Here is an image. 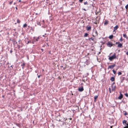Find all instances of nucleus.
Returning <instances> with one entry per match:
<instances>
[{"label": "nucleus", "mask_w": 128, "mask_h": 128, "mask_svg": "<svg viewBox=\"0 0 128 128\" xmlns=\"http://www.w3.org/2000/svg\"><path fill=\"white\" fill-rule=\"evenodd\" d=\"M116 58V54H114L113 56H110L109 58V59L110 61H112L113 59Z\"/></svg>", "instance_id": "f257e3e1"}, {"label": "nucleus", "mask_w": 128, "mask_h": 128, "mask_svg": "<svg viewBox=\"0 0 128 128\" xmlns=\"http://www.w3.org/2000/svg\"><path fill=\"white\" fill-rule=\"evenodd\" d=\"M84 90V89L83 88V86H82V87L80 88H78V90L80 92H82Z\"/></svg>", "instance_id": "f03ea898"}, {"label": "nucleus", "mask_w": 128, "mask_h": 128, "mask_svg": "<svg viewBox=\"0 0 128 128\" xmlns=\"http://www.w3.org/2000/svg\"><path fill=\"white\" fill-rule=\"evenodd\" d=\"M113 45V44H112V43L110 42H108L107 44L108 46L110 47L112 46Z\"/></svg>", "instance_id": "7ed1b4c3"}, {"label": "nucleus", "mask_w": 128, "mask_h": 128, "mask_svg": "<svg viewBox=\"0 0 128 128\" xmlns=\"http://www.w3.org/2000/svg\"><path fill=\"white\" fill-rule=\"evenodd\" d=\"M115 66V64H114L113 65L110 66H109L108 69L109 68H111V69L113 68H114V66Z\"/></svg>", "instance_id": "20e7f679"}, {"label": "nucleus", "mask_w": 128, "mask_h": 128, "mask_svg": "<svg viewBox=\"0 0 128 128\" xmlns=\"http://www.w3.org/2000/svg\"><path fill=\"white\" fill-rule=\"evenodd\" d=\"M112 91H114L115 90L116 86L112 84Z\"/></svg>", "instance_id": "39448f33"}, {"label": "nucleus", "mask_w": 128, "mask_h": 128, "mask_svg": "<svg viewBox=\"0 0 128 128\" xmlns=\"http://www.w3.org/2000/svg\"><path fill=\"white\" fill-rule=\"evenodd\" d=\"M123 97V95L121 94V92H120V96L118 97V98L119 99H121Z\"/></svg>", "instance_id": "423d86ee"}, {"label": "nucleus", "mask_w": 128, "mask_h": 128, "mask_svg": "<svg viewBox=\"0 0 128 128\" xmlns=\"http://www.w3.org/2000/svg\"><path fill=\"white\" fill-rule=\"evenodd\" d=\"M91 27L90 26H88L86 27V30L89 31L91 29Z\"/></svg>", "instance_id": "0eeeda50"}, {"label": "nucleus", "mask_w": 128, "mask_h": 128, "mask_svg": "<svg viewBox=\"0 0 128 128\" xmlns=\"http://www.w3.org/2000/svg\"><path fill=\"white\" fill-rule=\"evenodd\" d=\"M118 28V26H116L114 28V31L115 30H117Z\"/></svg>", "instance_id": "6e6552de"}, {"label": "nucleus", "mask_w": 128, "mask_h": 128, "mask_svg": "<svg viewBox=\"0 0 128 128\" xmlns=\"http://www.w3.org/2000/svg\"><path fill=\"white\" fill-rule=\"evenodd\" d=\"M122 44L121 43H119L118 44V47L120 48L122 47Z\"/></svg>", "instance_id": "1a4fd4ad"}, {"label": "nucleus", "mask_w": 128, "mask_h": 128, "mask_svg": "<svg viewBox=\"0 0 128 128\" xmlns=\"http://www.w3.org/2000/svg\"><path fill=\"white\" fill-rule=\"evenodd\" d=\"M110 80L112 81H114V77H112L110 78Z\"/></svg>", "instance_id": "9d476101"}, {"label": "nucleus", "mask_w": 128, "mask_h": 128, "mask_svg": "<svg viewBox=\"0 0 128 128\" xmlns=\"http://www.w3.org/2000/svg\"><path fill=\"white\" fill-rule=\"evenodd\" d=\"M127 121L125 120H124L123 121V123L124 124H127V125H128V124H126Z\"/></svg>", "instance_id": "9b49d317"}, {"label": "nucleus", "mask_w": 128, "mask_h": 128, "mask_svg": "<svg viewBox=\"0 0 128 128\" xmlns=\"http://www.w3.org/2000/svg\"><path fill=\"white\" fill-rule=\"evenodd\" d=\"M108 21L107 20H106L104 23V24L106 25L107 24H108Z\"/></svg>", "instance_id": "f8f14e48"}, {"label": "nucleus", "mask_w": 128, "mask_h": 128, "mask_svg": "<svg viewBox=\"0 0 128 128\" xmlns=\"http://www.w3.org/2000/svg\"><path fill=\"white\" fill-rule=\"evenodd\" d=\"M113 37V35H111L109 37V38L110 39H112Z\"/></svg>", "instance_id": "ddd939ff"}, {"label": "nucleus", "mask_w": 128, "mask_h": 128, "mask_svg": "<svg viewBox=\"0 0 128 128\" xmlns=\"http://www.w3.org/2000/svg\"><path fill=\"white\" fill-rule=\"evenodd\" d=\"M123 36L124 37L126 38H127L128 37L126 36V34H123Z\"/></svg>", "instance_id": "4468645a"}, {"label": "nucleus", "mask_w": 128, "mask_h": 128, "mask_svg": "<svg viewBox=\"0 0 128 128\" xmlns=\"http://www.w3.org/2000/svg\"><path fill=\"white\" fill-rule=\"evenodd\" d=\"M88 34L87 33H86L85 34V35L84 36V37H86L88 35Z\"/></svg>", "instance_id": "2eb2a0df"}, {"label": "nucleus", "mask_w": 128, "mask_h": 128, "mask_svg": "<svg viewBox=\"0 0 128 128\" xmlns=\"http://www.w3.org/2000/svg\"><path fill=\"white\" fill-rule=\"evenodd\" d=\"M98 96H95L94 97V99L96 100L97 99V98H98Z\"/></svg>", "instance_id": "dca6fc26"}, {"label": "nucleus", "mask_w": 128, "mask_h": 128, "mask_svg": "<svg viewBox=\"0 0 128 128\" xmlns=\"http://www.w3.org/2000/svg\"><path fill=\"white\" fill-rule=\"evenodd\" d=\"M20 21L18 19L17 20V22L18 23H20Z\"/></svg>", "instance_id": "f3484780"}, {"label": "nucleus", "mask_w": 128, "mask_h": 128, "mask_svg": "<svg viewBox=\"0 0 128 128\" xmlns=\"http://www.w3.org/2000/svg\"><path fill=\"white\" fill-rule=\"evenodd\" d=\"M27 26V25L26 24H24L23 25V27H26Z\"/></svg>", "instance_id": "a211bd4d"}, {"label": "nucleus", "mask_w": 128, "mask_h": 128, "mask_svg": "<svg viewBox=\"0 0 128 128\" xmlns=\"http://www.w3.org/2000/svg\"><path fill=\"white\" fill-rule=\"evenodd\" d=\"M125 8L126 9H128V4L125 6Z\"/></svg>", "instance_id": "6ab92c4d"}, {"label": "nucleus", "mask_w": 128, "mask_h": 128, "mask_svg": "<svg viewBox=\"0 0 128 128\" xmlns=\"http://www.w3.org/2000/svg\"><path fill=\"white\" fill-rule=\"evenodd\" d=\"M114 74H115L116 72V71L114 70H112Z\"/></svg>", "instance_id": "aec40b11"}, {"label": "nucleus", "mask_w": 128, "mask_h": 128, "mask_svg": "<svg viewBox=\"0 0 128 128\" xmlns=\"http://www.w3.org/2000/svg\"><path fill=\"white\" fill-rule=\"evenodd\" d=\"M118 75H121L122 74V73L121 72H119L118 73Z\"/></svg>", "instance_id": "412c9836"}, {"label": "nucleus", "mask_w": 128, "mask_h": 128, "mask_svg": "<svg viewBox=\"0 0 128 128\" xmlns=\"http://www.w3.org/2000/svg\"><path fill=\"white\" fill-rule=\"evenodd\" d=\"M90 39H91V40L93 41L94 40V38H89V40H90Z\"/></svg>", "instance_id": "4be33fe9"}, {"label": "nucleus", "mask_w": 128, "mask_h": 128, "mask_svg": "<svg viewBox=\"0 0 128 128\" xmlns=\"http://www.w3.org/2000/svg\"><path fill=\"white\" fill-rule=\"evenodd\" d=\"M84 5L87 4H88V2H84Z\"/></svg>", "instance_id": "5701e85b"}, {"label": "nucleus", "mask_w": 128, "mask_h": 128, "mask_svg": "<svg viewBox=\"0 0 128 128\" xmlns=\"http://www.w3.org/2000/svg\"><path fill=\"white\" fill-rule=\"evenodd\" d=\"M31 42L30 40H29V41H28L27 43L26 44H28V43H31Z\"/></svg>", "instance_id": "b1692460"}, {"label": "nucleus", "mask_w": 128, "mask_h": 128, "mask_svg": "<svg viewBox=\"0 0 128 128\" xmlns=\"http://www.w3.org/2000/svg\"><path fill=\"white\" fill-rule=\"evenodd\" d=\"M125 95L127 97H128V94L127 93H126L125 94Z\"/></svg>", "instance_id": "393cba45"}, {"label": "nucleus", "mask_w": 128, "mask_h": 128, "mask_svg": "<svg viewBox=\"0 0 128 128\" xmlns=\"http://www.w3.org/2000/svg\"><path fill=\"white\" fill-rule=\"evenodd\" d=\"M83 0H79V1L80 2L82 3L83 1Z\"/></svg>", "instance_id": "a878e982"}, {"label": "nucleus", "mask_w": 128, "mask_h": 128, "mask_svg": "<svg viewBox=\"0 0 128 128\" xmlns=\"http://www.w3.org/2000/svg\"><path fill=\"white\" fill-rule=\"evenodd\" d=\"M120 40L121 41H122V37H121Z\"/></svg>", "instance_id": "bb28decb"}, {"label": "nucleus", "mask_w": 128, "mask_h": 128, "mask_svg": "<svg viewBox=\"0 0 128 128\" xmlns=\"http://www.w3.org/2000/svg\"><path fill=\"white\" fill-rule=\"evenodd\" d=\"M109 91L111 93V89L110 88H109Z\"/></svg>", "instance_id": "cd10ccee"}, {"label": "nucleus", "mask_w": 128, "mask_h": 128, "mask_svg": "<svg viewBox=\"0 0 128 128\" xmlns=\"http://www.w3.org/2000/svg\"><path fill=\"white\" fill-rule=\"evenodd\" d=\"M37 24L38 25H39L40 26V22H38L37 23Z\"/></svg>", "instance_id": "c85d7f7f"}, {"label": "nucleus", "mask_w": 128, "mask_h": 128, "mask_svg": "<svg viewBox=\"0 0 128 128\" xmlns=\"http://www.w3.org/2000/svg\"><path fill=\"white\" fill-rule=\"evenodd\" d=\"M12 2H13V1H11V2H10V5L12 3Z\"/></svg>", "instance_id": "c756f323"}, {"label": "nucleus", "mask_w": 128, "mask_h": 128, "mask_svg": "<svg viewBox=\"0 0 128 128\" xmlns=\"http://www.w3.org/2000/svg\"><path fill=\"white\" fill-rule=\"evenodd\" d=\"M127 114H127V113H126V112L124 114V115H127Z\"/></svg>", "instance_id": "7c9ffc66"}, {"label": "nucleus", "mask_w": 128, "mask_h": 128, "mask_svg": "<svg viewBox=\"0 0 128 128\" xmlns=\"http://www.w3.org/2000/svg\"><path fill=\"white\" fill-rule=\"evenodd\" d=\"M24 64H22V66H24Z\"/></svg>", "instance_id": "2f4dec72"}, {"label": "nucleus", "mask_w": 128, "mask_h": 128, "mask_svg": "<svg viewBox=\"0 0 128 128\" xmlns=\"http://www.w3.org/2000/svg\"><path fill=\"white\" fill-rule=\"evenodd\" d=\"M12 50H10V53H12Z\"/></svg>", "instance_id": "473e14b6"}, {"label": "nucleus", "mask_w": 128, "mask_h": 128, "mask_svg": "<svg viewBox=\"0 0 128 128\" xmlns=\"http://www.w3.org/2000/svg\"><path fill=\"white\" fill-rule=\"evenodd\" d=\"M119 42H116V44H119Z\"/></svg>", "instance_id": "72a5a7b5"}, {"label": "nucleus", "mask_w": 128, "mask_h": 128, "mask_svg": "<svg viewBox=\"0 0 128 128\" xmlns=\"http://www.w3.org/2000/svg\"><path fill=\"white\" fill-rule=\"evenodd\" d=\"M95 33L96 34V35H98V34H97V32L96 31V32H95Z\"/></svg>", "instance_id": "f704fd0d"}, {"label": "nucleus", "mask_w": 128, "mask_h": 128, "mask_svg": "<svg viewBox=\"0 0 128 128\" xmlns=\"http://www.w3.org/2000/svg\"><path fill=\"white\" fill-rule=\"evenodd\" d=\"M126 54L128 56V52H127L126 53Z\"/></svg>", "instance_id": "c9c22d12"}, {"label": "nucleus", "mask_w": 128, "mask_h": 128, "mask_svg": "<svg viewBox=\"0 0 128 128\" xmlns=\"http://www.w3.org/2000/svg\"><path fill=\"white\" fill-rule=\"evenodd\" d=\"M38 38H37L36 39V41H38Z\"/></svg>", "instance_id": "e433bc0d"}, {"label": "nucleus", "mask_w": 128, "mask_h": 128, "mask_svg": "<svg viewBox=\"0 0 128 128\" xmlns=\"http://www.w3.org/2000/svg\"><path fill=\"white\" fill-rule=\"evenodd\" d=\"M83 9V10H85V11H86V10L85 9V8H84V9Z\"/></svg>", "instance_id": "4c0bfd02"}, {"label": "nucleus", "mask_w": 128, "mask_h": 128, "mask_svg": "<svg viewBox=\"0 0 128 128\" xmlns=\"http://www.w3.org/2000/svg\"><path fill=\"white\" fill-rule=\"evenodd\" d=\"M32 43L33 44H34V41H32Z\"/></svg>", "instance_id": "58836bf2"}, {"label": "nucleus", "mask_w": 128, "mask_h": 128, "mask_svg": "<svg viewBox=\"0 0 128 128\" xmlns=\"http://www.w3.org/2000/svg\"><path fill=\"white\" fill-rule=\"evenodd\" d=\"M40 76H38V78H40Z\"/></svg>", "instance_id": "ea45409f"}, {"label": "nucleus", "mask_w": 128, "mask_h": 128, "mask_svg": "<svg viewBox=\"0 0 128 128\" xmlns=\"http://www.w3.org/2000/svg\"><path fill=\"white\" fill-rule=\"evenodd\" d=\"M96 100H94V102H96Z\"/></svg>", "instance_id": "a19ab883"}, {"label": "nucleus", "mask_w": 128, "mask_h": 128, "mask_svg": "<svg viewBox=\"0 0 128 128\" xmlns=\"http://www.w3.org/2000/svg\"><path fill=\"white\" fill-rule=\"evenodd\" d=\"M16 10H17V9H18V8H17V7H16Z\"/></svg>", "instance_id": "79ce46f5"}, {"label": "nucleus", "mask_w": 128, "mask_h": 128, "mask_svg": "<svg viewBox=\"0 0 128 128\" xmlns=\"http://www.w3.org/2000/svg\"><path fill=\"white\" fill-rule=\"evenodd\" d=\"M110 128H112V126H110Z\"/></svg>", "instance_id": "37998d69"}, {"label": "nucleus", "mask_w": 128, "mask_h": 128, "mask_svg": "<svg viewBox=\"0 0 128 128\" xmlns=\"http://www.w3.org/2000/svg\"><path fill=\"white\" fill-rule=\"evenodd\" d=\"M21 1V0H19V2H20Z\"/></svg>", "instance_id": "c03bdc74"}, {"label": "nucleus", "mask_w": 128, "mask_h": 128, "mask_svg": "<svg viewBox=\"0 0 128 128\" xmlns=\"http://www.w3.org/2000/svg\"><path fill=\"white\" fill-rule=\"evenodd\" d=\"M114 84H115V83L114 82V83H113L112 84L114 85Z\"/></svg>", "instance_id": "a18cd8bd"}, {"label": "nucleus", "mask_w": 128, "mask_h": 128, "mask_svg": "<svg viewBox=\"0 0 128 128\" xmlns=\"http://www.w3.org/2000/svg\"><path fill=\"white\" fill-rule=\"evenodd\" d=\"M94 23H95L96 24H97V22H94Z\"/></svg>", "instance_id": "49530a36"}, {"label": "nucleus", "mask_w": 128, "mask_h": 128, "mask_svg": "<svg viewBox=\"0 0 128 128\" xmlns=\"http://www.w3.org/2000/svg\"><path fill=\"white\" fill-rule=\"evenodd\" d=\"M44 22V20H43L42 21V22Z\"/></svg>", "instance_id": "de8ad7c7"}, {"label": "nucleus", "mask_w": 128, "mask_h": 128, "mask_svg": "<svg viewBox=\"0 0 128 128\" xmlns=\"http://www.w3.org/2000/svg\"><path fill=\"white\" fill-rule=\"evenodd\" d=\"M15 4V3H14V4Z\"/></svg>", "instance_id": "09e8293b"}, {"label": "nucleus", "mask_w": 128, "mask_h": 128, "mask_svg": "<svg viewBox=\"0 0 128 128\" xmlns=\"http://www.w3.org/2000/svg\"><path fill=\"white\" fill-rule=\"evenodd\" d=\"M92 36H94V35H92Z\"/></svg>", "instance_id": "8fccbe9b"}, {"label": "nucleus", "mask_w": 128, "mask_h": 128, "mask_svg": "<svg viewBox=\"0 0 128 128\" xmlns=\"http://www.w3.org/2000/svg\"><path fill=\"white\" fill-rule=\"evenodd\" d=\"M12 66H11V67H12Z\"/></svg>", "instance_id": "3c124183"}]
</instances>
